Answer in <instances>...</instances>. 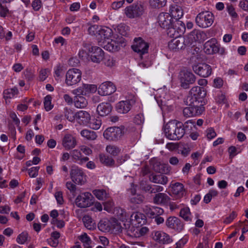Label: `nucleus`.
Returning <instances> with one entry per match:
<instances>
[{
	"label": "nucleus",
	"mask_w": 248,
	"mask_h": 248,
	"mask_svg": "<svg viewBox=\"0 0 248 248\" xmlns=\"http://www.w3.org/2000/svg\"><path fill=\"white\" fill-rule=\"evenodd\" d=\"M170 15L172 17L175 22L177 25H180L183 29H185V24L179 20L183 16V12L182 8L175 5L170 7Z\"/></svg>",
	"instance_id": "nucleus-11"
},
{
	"label": "nucleus",
	"mask_w": 248,
	"mask_h": 248,
	"mask_svg": "<svg viewBox=\"0 0 248 248\" xmlns=\"http://www.w3.org/2000/svg\"><path fill=\"white\" fill-rule=\"evenodd\" d=\"M89 51L92 52L90 58L93 62L99 63L104 59V53L100 47L92 46Z\"/></svg>",
	"instance_id": "nucleus-17"
},
{
	"label": "nucleus",
	"mask_w": 248,
	"mask_h": 248,
	"mask_svg": "<svg viewBox=\"0 0 248 248\" xmlns=\"http://www.w3.org/2000/svg\"><path fill=\"white\" fill-rule=\"evenodd\" d=\"M103 60L105 65L108 67H112L115 65V60L109 56H107L105 57H104Z\"/></svg>",
	"instance_id": "nucleus-54"
},
{
	"label": "nucleus",
	"mask_w": 248,
	"mask_h": 248,
	"mask_svg": "<svg viewBox=\"0 0 248 248\" xmlns=\"http://www.w3.org/2000/svg\"><path fill=\"white\" fill-rule=\"evenodd\" d=\"M177 23L175 22L174 26H171L170 28H166L168 30V34L172 37H176L180 36L181 34L183 33L185 29H178L176 30Z\"/></svg>",
	"instance_id": "nucleus-32"
},
{
	"label": "nucleus",
	"mask_w": 248,
	"mask_h": 248,
	"mask_svg": "<svg viewBox=\"0 0 248 248\" xmlns=\"http://www.w3.org/2000/svg\"><path fill=\"white\" fill-rule=\"evenodd\" d=\"M82 220L85 226L88 229L93 230L95 228V223L93 221L92 218L89 216L86 215L84 216Z\"/></svg>",
	"instance_id": "nucleus-40"
},
{
	"label": "nucleus",
	"mask_w": 248,
	"mask_h": 248,
	"mask_svg": "<svg viewBox=\"0 0 248 248\" xmlns=\"http://www.w3.org/2000/svg\"><path fill=\"white\" fill-rule=\"evenodd\" d=\"M124 134L123 129L119 127L108 128L104 132L105 139L109 140L116 141L120 139Z\"/></svg>",
	"instance_id": "nucleus-6"
},
{
	"label": "nucleus",
	"mask_w": 248,
	"mask_h": 248,
	"mask_svg": "<svg viewBox=\"0 0 248 248\" xmlns=\"http://www.w3.org/2000/svg\"><path fill=\"white\" fill-rule=\"evenodd\" d=\"M136 100L133 98L125 101L119 102L116 106V108L118 113L125 114L127 113L135 104Z\"/></svg>",
	"instance_id": "nucleus-12"
},
{
	"label": "nucleus",
	"mask_w": 248,
	"mask_h": 248,
	"mask_svg": "<svg viewBox=\"0 0 248 248\" xmlns=\"http://www.w3.org/2000/svg\"><path fill=\"white\" fill-rule=\"evenodd\" d=\"M180 80L181 86L184 89H187L189 87L190 84L195 82L196 77L192 72L183 70L180 73Z\"/></svg>",
	"instance_id": "nucleus-7"
},
{
	"label": "nucleus",
	"mask_w": 248,
	"mask_h": 248,
	"mask_svg": "<svg viewBox=\"0 0 248 248\" xmlns=\"http://www.w3.org/2000/svg\"><path fill=\"white\" fill-rule=\"evenodd\" d=\"M166 226L170 229L177 232H181L184 229V224L181 220L175 217H170L166 221Z\"/></svg>",
	"instance_id": "nucleus-16"
},
{
	"label": "nucleus",
	"mask_w": 248,
	"mask_h": 248,
	"mask_svg": "<svg viewBox=\"0 0 248 248\" xmlns=\"http://www.w3.org/2000/svg\"><path fill=\"white\" fill-rule=\"evenodd\" d=\"M202 34H204L202 31L201 32L198 30H194L188 35L190 37V38L196 42L201 39Z\"/></svg>",
	"instance_id": "nucleus-48"
},
{
	"label": "nucleus",
	"mask_w": 248,
	"mask_h": 248,
	"mask_svg": "<svg viewBox=\"0 0 248 248\" xmlns=\"http://www.w3.org/2000/svg\"><path fill=\"white\" fill-rule=\"evenodd\" d=\"M154 203L157 204H166L170 200V198L165 193H159L154 197Z\"/></svg>",
	"instance_id": "nucleus-29"
},
{
	"label": "nucleus",
	"mask_w": 248,
	"mask_h": 248,
	"mask_svg": "<svg viewBox=\"0 0 248 248\" xmlns=\"http://www.w3.org/2000/svg\"><path fill=\"white\" fill-rule=\"evenodd\" d=\"M116 90L115 86L110 81H106L100 85L98 93L102 96L109 95L114 93Z\"/></svg>",
	"instance_id": "nucleus-14"
},
{
	"label": "nucleus",
	"mask_w": 248,
	"mask_h": 248,
	"mask_svg": "<svg viewBox=\"0 0 248 248\" xmlns=\"http://www.w3.org/2000/svg\"><path fill=\"white\" fill-rule=\"evenodd\" d=\"M153 169L157 172L168 174L170 171L171 167L168 164H162L156 161L153 165Z\"/></svg>",
	"instance_id": "nucleus-24"
},
{
	"label": "nucleus",
	"mask_w": 248,
	"mask_h": 248,
	"mask_svg": "<svg viewBox=\"0 0 248 248\" xmlns=\"http://www.w3.org/2000/svg\"><path fill=\"white\" fill-rule=\"evenodd\" d=\"M164 213L163 209L158 207H153L147 209L146 214L150 218H154L155 216L158 217Z\"/></svg>",
	"instance_id": "nucleus-34"
},
{
	"label": "nucleus",
	"mask_w": 248,
	"mask_h": 248,
	"mask_svg": "<svg viewBox=\"0 0 248 248\" xmlns=\"http://www.w3.org/2000/svg\"><path fill=\"white\" fill-rule=\"evenodd\" d=\"M97 87L93 84H83L81 87L74 90L73 93L78 95H86L90 93H94L96 91Z\"/></svg>",
	"instance_id": "nucleus-18"
},
{
	"label": "nucleus",
	"mask_w": 248,
	"mask_h": 248,
	"mask_svg": "<svg viewBox=\"0 0 248 248\" xmlns=\"http://www.w3.org/2000/svg\"><path fill=\"white\" fill-rule=\"evenodd\" d=\"M192 113V116H196L201 115L204 110L203 104H200L197 106H190Z\"/></svg>",
	"instance_id": "nucleus-42"
},
{
	"label": "nucleus",
	"mask_w": 248,
	"mask_h": 248,
	"mask_svg": "<svg viewBox=\"0 0 248 248\" xmlns=\"http://www.w3.org/2000/svg\"><path fill=\"white\" fill-rule=\"evenodd\" d=\"M81 135L88 140H93L96 139V132L88 129H84L80 132Z\"/></svg>",
	"instance_id": "nucleus-39"
},
{
	"label": "nucleus",
	"mask_w": 248,
	"mask_h": 248,
	"mask_svg": "<svg viewBox=\"0 0 248 248\" xmlns=\"http://www.w3.org/2000/svg\"><path fill=\"white\" fill-rule=\"evenodd\" d=\"M182 123L176 120L169 122L164 126V131L166 137L170 140H179L185 134Z\"/></svg>",
	"instance_id": "nucleus-1"
},
{
	"label": "nucleus",
	"mask_w": 248,
	"mask_h": 248,
	"mask_svg": "<svg viewBox=\"0 0 248 248\" xmlns=\"http://www.w3.org/2000/svg\"><path fill=\"white\" fill-rule=\"evenodd\" d=\"M93 193L99 200H105L109 197L108 194L104 189H95L93 190Z\"/></svg>",
	"instance_id": "nucleus-41"
},
{
	"label": "nucleus",
	"mask_w": 248,
	"mask_h": 248,
	"mask_svg": "<svg viewBox=\"0 0 248 248\" xmlns=\"http://www.w3.org/2000/svg\"><path fill=\"white\" fill-rule=\"evenodd\" d=\"M55 197L58 203L62 204L63 202L62 196V191L56 192L55 194Z\"/></svg>",
	"instance_id": "nucleus-61"
},
{
	"label": "nucleus",
	"mask_w": 248,
	"mask_h": 248,
	"mask_svg": "<svg viewBox=\"0 0 248 248\" xmlns=\"http://www.w3.org/2000/svg\"><path fill=\"white\" fill-rule=\"evenodd\" d=\"M70 175L72 180L76 184L82 185L86 182V175L82 169L77 166H72Z\"/></svg>",
	"instance_id": "nucleus-3"
},
{
	"label": "nucleus",
	"mask_w": 248,
	"mask_h": 248,
	"mask_svg": "<svg viewBox=\"0 0 248 248\" xmlns=\"http://www.w3.org/2000/svg\"><path fill=\"white\" fill-rule=\"evenodd\" d=\"M76 138L71 134H66L62 139V145L67 150L72 149L77 145Z\"/></svg>",
	"instance_id": "nucleus-20"
},
{
	"label": "nucleus",
	"mask_w": 248,
	"mask_h": 248,
	"mask_svg": "<svg viewBox=\"0 0 248 248\" xmlns=\"http://www.w3.org/2000/svg\"><path fill=\"white\" fill-rule=\"evenodd\" d=\"M93 197L91 193L86 192L78 196L75 200L77 206L80 208H86L93 204Z\"/></svg>",
	"instance_id": "nucleus-5"
},
{
	"label": "nucleus",
	"mask_w": 248,
	"mask_h": 248,
	"mask_svg": "<svg viewBox=\"0 0 248 248\" xmlns=\"http://www.w3.org/2000/svg\"><path fill=\"white\" fill-rule=\"evenodd\" d=\"M55 75L57 77H60L62 75H63L64 72L63 71L62 68L61 66L60 65H58L55 68V71H54Z\"/></svg>",
	"instance_id": "nucleus-64"
},
{
	"label": "nucleus",
	"mask_w": 248,
	"mask_h": 248,
	"mask_svg": "<svg viewBox=\"0 0 248 248\" xmlns=\"http://www.w3.org/2000/svg\"><path fill=\"white\" fill-rule=\"evenodd\" d=\"M143 11V7L141 4H133L126 7L124 9L125 15L130 18H133L140 16L142 15Z\"/></svg>",
	"instance_id": "nucleus-9"
},
{
	"label": "nucleus",
	"mask_w": 248,
	"mask_h": 248,
	"mask_svg": "<svg viewBox=\"0 0 248 248\" xmlns=\"http://www.w3.org/2000/svg\"><path fill=\"white\" fill-rule=\"evenodd\" d=\"M99 157L100 161L104 165L108 167L114 166L115 161L111 157L104 154L99 155Z\"/></svg>",
	"instance_id": "nucleus-35"
},
{
	"label": "nucleus",
	"mask_w": 248,
	"mask_h": 248,
	"mask_svg": "<svg viewBox=\"0 0 248 248\" xmlns=\"http://www.w3.org/2000/svg\"><path fill=\"white\" fill-rule=\"evenodd\" d=\"M70 154L73 161L80 165L88 161L89 159L88 157H82L80 151L77 149L73 150Z\"/></svg>",
	"instance_id": "nucleus-26"
},
{
	"label": "nucleus",
	"mask_w": 248,
	"mask_h": 248,
	"mask_svg": "<svg viewBox=\"0 0 248 248\" xmlns=\"http://www.w3.org/2000/svg\"><path fill=\"white\" fill-rule=\"evenodd\" d=\"M31 5L35 11H38L42 6V2L40 0H34L32 1Z\"/></svg>",
	"instance_id": "nucleus-63"
},
{
	"label": "nucleus",
	"mask_w": 248,
	"mask_h": 248,
	"mask_svg": "<svg viewBox=\"0 0 248 248\" xmlns=\"http://www.w3.org/2000/svg\"><path fill=\"white\" fill-rule=\"evenodd\" d=\"M130 220L132 224L137 226V227H139L146 223V218L143 214L137 212L133 213L130 216Z\"/></svg>",
	"instance_id": "nucleus-19"
},
{
	"label": "nucleus",
	"mask_w": 248,
	"mask_h": 248,
	"mask_svg": "<svg viewBox=\"0 0 248 248\" xmlns=\"http://www.w3.org/2000/svg\"><path fill=\"white\" fill-rule=\"evenodd\" d=\"M168 47L170 49L175 51L184 48L182 37H176L171 40L168 44Z\"/></svg>",
	"instance_id": "nucleus-23"
},
{
	"label": "nucleus",
	"mask_w": 248,
	"mask_h": 248,
	"mask_svg": "<svg viewBox=\"0 0 248 248\" xmlns=\"http://www.w3.org/2000/svg\"><path fill=\"white\" fill-rule=\"evenodd\" d=\"M158 22L160 27L164 29L174 26L175 21L169 13H161L158 16Z\"/></svg>",
	"instance_id": "nucleus-15"
},
{
	"label": "nucleus",
	"mask_w": 248,
	"mask_h": 248,
	"mask_svg": "<svg viewBox=\"0 0 248 248\" xmlns=\"http://www.w3.org/2000/svg\"><path fill=\"white\" fill-rule=\"evenodd\" d=\"M184 42V47L185 48L186 46H190L193 44L195 41L193 40L190 37L187 35L186 37H182Z\"/></svg>",
	"instance_id": "nucleus-59"
},
{
	"label": "nucleus",
	"mask_w": 248,
	"mask_h": 248,
	"mask_svg": "<svg viewBox=\"0 0 248 248\" xmlns=\"http://www.w3.org/2000/svg\"><path fill=\"white\" fill-rule=\"evenodd\" d=\"M51 100L52 97L50 95H47L44 98V107L46 111H49L53 107L51 104Z\"/></svg>",
	"instance_id": "nucleus-50"
},
{
	"label": "nucleus",
	"mask_w": 248,
	"mask_h": 248,
	"mask_svg": "<svg viewBox=\"0 0 248 248\" xmlns=\"http://www.w3.org/2000/svg\"><path fill=\"white\" fill-rule=\"evenodd\" d=\"M149 180L153 183L162 185H165L168 182V178L163 174L151 175Z\"/></svg>",
	"instance_id": "nucleus-30"
},
{
	"label": "nucleus",
	"mask_w": 248,
	"mask_h": 248,
	"mask_svg": "<svg viewBox=\"0 0 248 248\" xmlns=\"http://www.w3.org/2000/svg\"><path fill=\"white\" fill-rule=\"evenodd\" d=\"M65 116L69 121L72 122L76 118V113H74L71 110L66 109L65 111Z\"/></svg>",
	"instance_id": "nucleus-55"
},
{
	"label": "nucleus",
	"mask_w": 248,
	"mask_h": 248,
	"mask_svg": "<svg viewBox=\"0 0 248 248\" xmlns=\"http://www.w3.org/2000/svg\"><path fill=\"white\" fill-rule=\"evenodd\" d=\"M101 124V120L99 117H93L92 118L91 117L87 126L92 129L97 130L100 127Z\"/></svg>",
	"instance_id": "nucleus-37"
},
{
	"label": "nucleus",
	"mask_w": 248,
	"mask_h": 248,
	"mask_svg": "<svg viewBox=\"0 0 248 248\" xmlns=\"http://www.w3.org/2000/svg\"><path fill=\"white\" fill-rule=\"evenodd\" d=\"M115 211L117 217L121 220L124 221L125 220H127L129 217V215L126 213L125 210L121 208H117Z\"/></svg>",
	"instance_id": "nucleus-43"
},
{
	"label": "nucleus",
	"mask_w": 248,
	"mask_h": 248,
	"mask_svg": "<svg viewBox=\"0 0 248 248\" xmlns=\"http://www.w3.org/2000/svg\"><path fill=\"white\" fill-rule=\"evenodd\" d=\"M137 228L135 235L138 237L145 235L149 232V229L146 227H142L141 228L139 227Z\"/></svg>",
	"instance_id": "nucleus-52"
},
{
	"label": "nucleus",
	"mask_w": 248,
	"mask_h": 248,
	"mask_svg": "<svg viewBox=\"0 0 248 248\" xmlns=\"http://www.w3.org/2000/svg\"><path fill=\"white\" fill-rule=\"evenodd\" d=\"M171 190L172 194L176 196L177 198L182 197L185 193L184 185L180 183H175L172 185Z\"/></svg>",
	"instance_id": "nucleus-28"
},
{
	"label": "nucleus",
	"mask_w": 248,
	"mask_h": 248,
	"mask_svg": "<svg viewBox=\"0 0 248 248\" xmlns=\"http://www.w3.org/2000/svg\"><path fill=\"white\" fill-rule=\"evenodd\" d=\"M217 44L215 39L212 38L204 45V51L207 54L217 53Z\"/></svg>",
	"instance_id": "nucleus-21"
},
{
	"label": "nucleus",
	"mask_w": 248,
	"mask_h": 248,
	"mask_svg": "<svg viewBox=\"0 0 248 248\" xmlns=\"http://www.w3.org/2000/svg\"><path fill=\"white\" fill-rule=\"evenodd\" d=\"M112 107L109 103H102L97 107V111L101 116L108 115L111 111Z\"/></svg>",
	"instance_id": "nucleus-27"
},
{
	"label": "nucleus",
	"mask_w": 248,
	"mask_h": 248,
	"mask_svg": "<svg viewBox=\"0 0 248 248\" xmlns=\"http://www.w3.org/2000/svg\"><path fill=\"white\" fill-rule=\"evenodd\" d=\"M49 71L47 69L41 70L40 72L39 78L41 80H45L48 76Z\"/></svg>",
	"instance_id": "nucleus-60"
},
{
	"label": "nucleus",
	"mask_w": 248,
	"mask_h": 248,
	"mask_svg": "<svg viewBox=\"0 0 248 248\" xmlns=\"http://www.w3.org/2000/svg\"><path fill=\"white\" fill-rule=\"evenodd\" d=\"M121 44L113 40H111L104 46V48L110 52H114L118 51L121 47Z\"/></svg>",
	"instance_id": "nucleus-31"
},
{
	"label": "nucleus",
	"mask_w": 248,
	"mask_h": 248,
	"mask_svg": "<svg viewBox=\"0 0 248 248\" xmlns=\"http://www.w3.org/2000/svg\"><path fill=\"white\" fill-rule=\"evenodd\" d=\"M76 95V96L74 97V103L75 107L77 108H85L88 104L86 99L81 95Z\"/></svg>",
	"instance_id": "nucleus-33"
},
{
	"label": "nucleus",
	"mask_w": 248,
	"mask_h": 248,
	"mask_svg": "<svg viewBox=\"0 0 248 248\" xmlns=\"http://www.w3.org/2000/svg\"><path fill=\"white\" fill-rule=\"evenodd\" d=\"M214 20V15L209 11L202 12L195 18V22L200 27L206 28L210 27Z\"/></svg>",
	"instance_id": "nucleus-2"
},
{
	"label": "nucleus",
	"mask_w": 248,
	"mask_h": 248,
	"mask_svg": "<svg viewBox=\"0 0 248 248\" xmlns=\"http://www.w3.org/2000/svg\"><path fill=\"white\" fill-rule=\"evenodd\" d=\"M134 41L132 48L134 51L139 54L141 58H142L143 55L148 53L149 45L141 38H135Z\"/></svg>",
	"instance_id": "nucleus-8"
},
{
	"label": "nucleus",
	"mask_w": 248,
	"mask_h": 248,
	"mask_svg": "<svg viewBox=\"0 0 248 248\" xmlns=\"http://www.w3.org/2000/svg\"><path fill=\"white\" fill-rule=\"evenodd\" d=\"M81 72L78 69H69L66 74L65 83L68 86H72L78 83L81 79Z\"/></svg>",
	"instance_id": "nucleus-4"
},
{
	"label": "nucleus",
	"mask_w": 248,
	"mask_h": 248,
	"mask_svg": "<svg viewBox=\"0 0 248 248\" xmlns=\"http://www.w3.org/2000/svg\"><path fill=\"white\" fill-rule=\"evenodd\" d=\"M9 12L7 7L2 4H0V16L1 17H5Z\"/></svg>",
	"instance_id": "nucleus-62"
},
{
	"label": "nucleus",
	"mask_w": 248,
	"mask_h": 248,
	"mask_svg": "<svg viewBox=\"0 0 248 248\" xmlns=\"http://www.w3.org/2000/svg\"><path fill=\"white\" fill-rule=\"evenodd\" d=\"M193 96L196 97L202 104L203 98L205 96L206 92L204 89L199 86L193 87L189 91Z\"/></svg>",
	"instance_id": "nucleus-25"
},
{
	"label": "nucleus",
	"mask_w": 248,
	"mask_h": 248,
	"mask_svg": "<svg viewBox=\"0 0 248 248\" xmlns=\"http://www.w3.org/2000/svg\"><path fill=\"white\" fill-rule=\"evenodd\" d=\"M153 239L161 244H169L172 242V239L167 233L162 231H154L152 232Z\"/></svg>",
	"instance_id": "nucleus-13"
},
{
	"label": "nucleus",
	"mask_w": 248,
	"mask_h": 248,
	"mask_svg": "<svg viewBox=\"0 0 248 248\" xmlns=\"http://www.w3.org/2000/svg\"><path fill=\"white\" fill-rule=\"evenodd\" d=\"M167 2V0H150V6L154 8H160L164 6Z\"/></svg>",
	"instance_id": "nucleus-47"
},
{
	"label": "nucleus",
	"mask_w": 248,
	"mask_h": 248,
	"mask_svg": "<svg viewBox=\"0 0 248 248\" xmlns=\"http://www.w3.org/2000/svg\"><path fill=\"white\" fill-rule=\"evenodd\" d=\"M227 10L229 14L232 18L236 19L238 17V15L235 12L234 7L232 5H229L227 7Z\"/></svg>",
	"instance_id": "nucleus-56"
},
{
	"label": "nucleus",
	"mask_w": 248,
	"mask_h": 248,
	"mask_svg": "<svg viewBox=\"0 0 248 248\" xmlns=\"http://www.w3.org/2000/svg\"><path fill=\"white\" fill-rule=\"evenodd\" d=\"M185 102L188 106H197V105H200L201 101L193 96L189 92L188 95L185 99Z\"/></svg>",
	"instance_id": "nucleus-36"
},
{
	"label": "nucleus",
	"mask_w": 248,
	"mask_h": 248,
	"mask_svg": "<svg viewBox=\"0 0 248 248\" xmlns=\"http://www.w3.org/2000/svg\"><path fill=\"white\" fill-rule=\"evenodd\" d=\"M145 198L143 195L138 194L137 195L129 196V201L130 203L134 204H140L143 202Z\"/></svg>",
	"instance_id": "nucleus-38"
},
{
	"label": "nucleus",
	"mask_w": 248,
	"mask_h": 248,
	"mask_svg": "<svg viewBox=\"0 0 248 248\" xmlns=\"http://www.w3.org/2000/svg\"><path fill=\"white\" fill-rule=\"evenodd\" d=\"M194 72L203 78L209 77L212 73V69L210 65L201 63L194 65L192 67Z\"/></svg>",
	"instance_id": "nucleus-10"
},
{
	"label": "nucleus",
	"mask_w": 248,
	"mask_h": 248,
	"mask_svg": "<svg viewBox=\"0 0 248 248\" xmlns=\"http://www.w3.org/2000/svg\"><path fill=\"white\" fill-rule=\"evenodd\" d=\"M28 234L27 232H23L16 238V241L20 244H23L27 240Z\"/></svg>",
	"instance_id": "nucleus-53"
},
{
	"label": "nucleus",
	"mask_w": 248,
	"mask_h": 248,
	"mask_svg": "<svg viewBox=\"0 0 248 248\" xmlns=\"http://www.w3.org/2000/svg\"><path fill=\"white\" fill-rule=\"evenodd\" d=\"M99 34L103 39H109L112 35V31L111 29L105 27L99 31Z\"/></svg>",
	"instance_id": "nucleus-44"
},
{
	"label": "nucleus",
	"mask_w": 248,
	"mask_h": 248,
	"mask_svg": "<svg viewBox=\"0 0 248 248\" xmlns=\"http://www.w3.org/2000/svg\"><path fill=\"white\" fill-rule=\"evenodd\" d=\"M106 151L113 156L117 155L120 152V149L115 145H109L106 147Z\"/></svg>",
	"instance_id": "nucleus-49"
},
{
	"label": "nucleus",
	"mask_w": 248,
	"mask_h": 248,
	"mask_svg": "<svg viewBox=\"0 0 248 248\" xmlns=\"http://www.w3.org/2000/svg\"><path fill=\"white\" fill-rule=\"evenodd\" d=\"M152 187V186L149 184L143 182L140 184V189L146 192L151 193Z\"/></svg>",
	"instance_id": "nucleus-57"
},
{
	"label": "nucleus",
	"mask_w": 248,
	"mask_h": 248,
	"mask_svg": "<svg viewBox=\"0 0 248 248\" xmlns=\"http://www.w3.org/2000/svg\"><path fill=\"white\" fill-rule=\"evenodd\" d=\"M39 167H33L28 170L29 174L31 177H35L38 175Z\"/></svg>",
	"instance_id": "nucleus-58"
},
{
	"label": "nucleus",
	"mask_w": 248,
	"mask_h": 248,
	"mask_svg": "<svg viewBox=\"0 0 248 248\" xmlns=\"http://www.w3.org/2000/svg\"><path fill=\"white\" fill-rule=\"evenodd\" d=\"M90 114L86 111L80 110L76 113V118L77 122L80 124L87 125L90 120Z\"/></svg>",
	"instance_id": "nucleus-22"
},
{
	"label": "nucleus",
	"mask_w": 248,
	"mask_h": 248,
	"mask_svg": "<svg viewBox=\"0 0 248 248\" xmlns=\"http://www.w3.org/2000/svg\"><path fill=\"white\" fill-rule=\"evenodd\" d=\"M195 122L192 120H190L185 123L184 124H183V129L185 131V133L186 131H190L192 129L193 127L195 126Z\"/></svg>",
	"instance_id": "nucleus-51"
},
{
	"label": "nucleus",
	"mask_w": 248,
	"mask_h": 248,
	"mask_svg": "<svg viewBox=\"0 0 248 248\" xmlns=\"http://www.w3.org/2000/svg\"><path fill=\"white\" fill-rule=\"evenodd\" d=\"M180 216L186 221L191 220L192 216L188 207H184L181 209L180 212Z\"/></svg>",
	"instance_id": "nucleus-45"
},
{
	"label": "nucleus",
	"mask_w": 248,
	"mask_h": 248,
	"mask_svg": "<svg viewBox=\"0 0 248 248\" xmlns=\"http://www.w3.org/2000/svg\"><path fill=\"white\" fill-rule=\"evenodd\" d=\"M110 228L108 230H112L116 232H120L121 231V226L120 223L116 218H111L109 221Z\"/></svg>",
	"instance_id": "nucleus-46"
}]
</instances>
